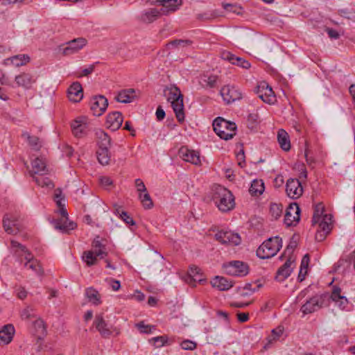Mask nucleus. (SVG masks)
Segmentation results:
<instances>
[{
    "mask_svg": "<svg viewBox=\"0 0 355 355\" xmlns=\"http://www.w3.org/2000/svg\"><path fill=\"white\" fill-rule=\"evenodd\" d=\"M10 244L13 252L19 257L21 263L26 270H31L37 276L44 275V270L40 262L34 257L26 246L15 240H11Z\"/></svg>",
    "mask_w": 355,
    "mask_h": 355,
    "instance_id": "1",
    "label": "nucleus"
},
{
    "mask_svg": "<svg viewBox=\"0 0 355 355\" xmlns=\"http://www.w3.org/2000/svg\"><path fill=\"white\" fill-rule=\"evenodd\" d=\"M164 92L167 101L171 103V106L178 121H184L185 116L184 112L183 95L180 89L177 86L172 85L166 87Z\"/></svg>",
    "mask_w": 355,
    "mask_h": 355,
    "instance_id": "2",
    "label": "nucleus"
},
{
    "mask_svg": "<svg viewBox=\"0 0 355 355\" xmlns=\"http://www.w3.org/2000/svg\"><path fill=\"white\" fill-rule=\"evenodd\" d=\"M212 200L223 212L232 210L235 205L234 198L231 191L220 185L214 187Z\"/></svg>",
    "mask_w": 355,
    "mask_h": 355,
    "instance_id": "3",
    "label": "nucleus"
},
{
    "mask_svg": "<svg viewBox=\"0 0 355 355\" xmlns=\"http://www.w3.org/2000/svg\"><path fill=\"white\" fill-rule=\"evenodd\" d=\"M107 255L105 245L97 236L92 243V250L85 251L82 259L87 266L96 265L98 259H104Z\"/></svg>",
    "mask_w": 355,
    "mask_h": 355,
    "instance_id": "4",
    "label": "nucleus"
},
{
    "mask_svg": "<svg viewBox=\"0 0 355 355\" xmlns=\"http://www.w3.org/2000/svg\"><path fill=\"white\" fill-rule=\"evenodd\" d=\"M282 246V239L279 236L270 238L264 241L257 250V254L261 259H269L275 256Z\"/></svg>",
    "mask_w": 355,
    "mask_h": 355,
    "instance_id": "5",
    "label": "nucleus"
},
{
    "mask_svg": "<svg viewBox=\"0 0 355 355\" xmlns=\"http://www.w3.org/2000/svg\"><path fill=\"white\" fill-rule=\"evenodd\" d=\"M213 128L216 135L221 139L228 140L235 135L236 126L234 123L218 117L213 122Z\"/></svg>",
    "mask_w": 355,
    "mask_h": 355,
    "instance_id": "6",
    "label": "nucleus"
},
{
    "mask_svg": "<svg viewBox=\"0 0 355 355\" xmlns=\"http://www.w3.org/2000/svg\"><path fill=\"white\" fill-rule=\"evenodd\" d=\"M94 326L103 338H109L113 334L118 335L119 331L116 327L109 325L104 319L103 313H100L96 315L94 321Z\"/></svg>",
    "mask_w": 355,
    "mask_h": 355,
    "instance_id": "7",
    "label": "nucleus"
},
{
    "mask_svg": "<svg viewBox=\"0 0 355 355\" xmlns=\"http://www.w3.org/2000/svg\"><path fill=\"white\" fill-rule=\"evenodd\" d=\"M87 43L86 39L78 37L67 42L65 46H60L59 50L63 55L67 56L78 53Z\"/></svg>",
    "mask_w": 355,
    "mask_h": 355,
    "instance_id": "8",
    "label": "nucleus"
},
{
    "mask_svg": "<svg viewBox=\"0 0 355 355\" xmlns=\"http://www.w3.org/2000/svg\"><path fill=\"white\" fill-rule=\"evenodd\" d=\"M255 92L263 102L270 105L274 104L277 101L272 87L266 82L260 83L257 87Z\"/></svg>",
    "mask_w": 355,
    "mask_h": 355,
    "instance_id": "9",
    "label": "nucleus"
},
{
    "mask_svg": "<svg viewBox=\"0 0 355 355\" xmlns=\"http://www.w3.org/2000/svg\"><path fill=\"white\" fill-rule=\"evenodd\" d=\"M215 239L222 244L233 246L238 245L241 242V239L239 234L234 233L231 231H218L215 234Z\"/></svg>",
    "mask_w": 355,
    "mask_h": 355,
    "instance_id": "10",
    "label": "nucleus"
},
{
    "mask_svg": "<svg viewBox=\"0 0 355 355\" xmlns=\"http://www.w3.org/2000/svg\"><path fill=\"white\" fill-rule=\"evenodd\" d=\"M220 94L223 101L227 103H232L242 98V93L239 89L233 85H225L220 91Z\"/></svg>",
    "mask_w": 355,
    "mask_h": 355,
    "instance_id": "11",
    "label": "nucleus"
},
{
    "mask_svg": "<svg viewBox=\"0 0 355 355\" xmlns=\"http://www.w3.org/2000/svg\"><path fill=\"white\" fill-rule=\"evenodd\" d=\"M324 298L322 295H315L310 298L304 304L300 311L304 315L312 313L322 307Z\"/></svg>",
    "mask_w": 355,
    "mask_h": 355,
    "instance_id": "12",
    "label": "nucleus"
},
{
    "mask_svg": "<svg viewBox=\"0 0 355 355\" xmlns=\"http://www.w3.org/2000/svg\"><path fill=\"white\" fill-rule=\"evenodd\" d=\"M300 209L297 203L291 204L286 209L284 223L286 226L295 225L300 220Z\"/></svg>",
    "mask_w": 355,
    "mask_h": 355,
    "instance_id": "13",
    "label": "nucleus"
},
{
    "mask_svg": "<svg viewBox=\"0 0 355 355\" xmlns=\"http://www.w3.org/2000/svg\"><path fill=\"white\" fill-rule=\"evenodd\" d=\"M286 191L288 197L293 199L300 198L303 193L301 182L296 178H290L287 180Z\"/></svg>",
    "mask_w": 355,
    "mask_h": 355,
    "instance_id": "14",
    "label": "nucleus"
},
{
    "mask_svg": "<svg viewBox=\"0 0 355 355\" xmlns=\"http://www.w3.org/2000/svg\"><path fill=\"white\" fill-rule=\"evenodd\" d=\"M108 105L107 99L104 96H96L91 99L90 107L95 116L102 115Z\"/></svg>",
    "mask_w": 355,
    "mask_h": 355,
    "instance_id": "15",
    "label": "nucleus"
},
{
    "mask_svg": "<svg viewBox=\"0 0 355 355\" xmlns=\"http://www.w3.org/2000/svg\"><path fill=\"white\" fill-rule=\"evenodd\" d=\"M72 132L76 137H83L87 134L88 119L85 116H80L71 123Z\"/></svg>",
    "mask_w": 355,
    "mask_h": 355,
    "instance_id": "16",
    "label": "nucleus"
},
{
    "mask_svg": "<svg viewBox=\"0 0 355 355\" xmlns=\"http://www.w3.org/2000/svg\"><path fill=\"white\" fill-rule=\"evenodd\" d=\"M226 272L232 276H245L248 273V267L239 261L230 262L225 266Z\"/></svg>",
    "mask_w": 355,
    "mask_h": 355,
    "instance_id": "17",
    "label": "nucleus"
},
{
    "mask_svg": "<svg viewBox=\"0 0 355 355\" xmlns=\"http://www.w3.org/2000/svg\"><path fill=\"white\" fill-rule=\"evenodd\" d=\"M178 155L184 161L194 165H200L201 163L199 153L190 150L185 146L180 148Z\"/></svg>",
    "mask_w": 355,
    "mask_h": 355,
    "instance_id": "18",
    "label": "nucleus"
},
{
    "mask_svg": "<svg viewBox=\"0 0 355 355\" xmlns=\"http://www.w3.org/2000/svg\"><path fill=\"white\" fill-rule=\"evenodd\" d=\"M49 170L46 167V161L42 157H36L31 162V169L29 173L32 177L37 175H44L47 174Z\"/></svg>",
    "mask_w": 355,
    "mask_h": 355,
    "instance_id": "19",
    "label": "nucleus"
},
{
    "mask_svg": "<svg viewBox=\"0 0 355 355\" xmlns=\"http://www.w3.org/2000/svg\"><path fill=\"white\" fill-rule=\"evenodd\" d=\"M294 261L295 259L289 257L284 265L278 269L275 277L277 281L283 282L290 276L293 268L292 264H293Z\"/></svg>",
    "mask_w": 355,
    "mask_h": 355,
    "instance_id": "20",
    "label": "nucleus"
},
{
    "mask_svg": "<svg viewBox=\"0 0 355 355\" xmlns=\"http://www.w3.org/2000/svg\"><path fill=\"white\" fill-rule=\"evenodd\" d=\"M5 231L8 234H15L19 231V223L17 218L10 214L5 215L3 220Z\"/></svg>",
    "mask_w": 355,
    "mask_h": 355,
    "instance_id": "21",
    "label": "nucleus"
},
{
    "mask_svg": "<svg viewBox=\"0 0 355 355\" xmlns=\"http://www.w3.org/2000/svg\"><path fill=\"white\" fill-rule=\"evenodd\" d=\"M67 96L69 101L77 103L83 97V88L79 82H74L67 90Z\"/></svg>",
    "mask_w": 355,
    "mask_h": 355,
    "instance_id": "22",
    "label": "nucleus"
},
{
    "mask_svg": "<svg viewBox=\"0 0 355 355\" xmlns=\"http://www.w3.org/2000/svg\"><path fill=\"white\" fill-rule=\"evenodd\" d=\"M123 121V118L121 113L114 112L107 115L106 125L108 128L115 131L121 126Z\"/></svg>",
    "mask_w": 355,
    "mask_h": 355,
    "instance_id": "23",
    "label": "nucleus"
},
{
    "mask_svg": "<svg viewBox=\"0 0 355 355\" xmlns=\"http://www.w3.org/2000/svg\"><path fill=\"white\" fill-rule=\"evenodd\" d=\"M341 293V289L339 287L334 286L331 294V299L341 310H345L349 301Z\"/></svg>",
    "mask_w": 355,
    "mask_h": 355,
    "instance_id": "24",
    "label": "nucleus"
},
{
    "mask_svg": "<svg viewBox=\"0 0 355 355\" xmlns=\"http://www.w3.org/2000/svg\"><path fill=\"white\" fill-rule=\"evenodd\" d=\"M15 82L18 87L29 89L35 83V79L28 73H21L15 77Z\"/></svg>",
    "mask_w": 355,
    "mask_h": 355,
    "instance_id": "25",
    "label": "nucleus"
},
{
    "mask_svg": "<svg viewBox=\"0 0 355 355\" xmlns=\"http://www.w3.org/2000/svg\"><path fill=\"white\" fill-rule=\"evenodd\" d=\"M15 328L12 324H8L4 325L2 329H0V340L3 344L10 343L15 334Z\"/></svg>",
    "mask_w": 355,
    "mask_h": 355,
    "instance_id": "26",
    "label": "nucleus"
},
{
    "mask_svg": "<svg viewBox=\"0 0 355 355\" xmlns=\"http://www.w3.org/2000/svg\"><path fill=\"white\" fill-rule=\"evenodd\" d=\"M158 1L162 6L161 12L164 15L175 11L182 4V0H159Z\"/></svg>",
    "mask_w": 355,
    "mask_h": 355,
    "instance_id": "27",
    "label": "nucleus"
},
{
    "mask_svg": "<svg viewBox=\"0 0 355 355\" xmlns=\"http://www.w3.org/2000/svg\"><path fill=\"white\" fill-rule=\"evenodd\" d=\"M211 284L213 287L217 288L220 291H227L232 287V281L223 277H215L211 281Z\"/></svg>",
    "mask_w": 355,
    "mask_h": 355,
    "instance_id": "28",
    "label": "nucleus"
},
{
    "mask_svg": "<svg viewBox=\"0 0 355 355\" xmlns=\"http://www.w3.org/2000/svg\"><path fill=\"white\" fill-rule=\"evenodd\" d=\"M135 91L133 89H123L119 92L115 99L122 103H128L135 99Z\"/></svg>",
    "mask_w": 355,
    "mask_h": 355,
    "instance_id": "29",
    "label": "nucleus"
},
{
    "mask_svg": "<svg viewBox=\"0 0 355 355\" xmlns=\"http://www.w3.org/2000/svg\"><path fill=\"white\" fill-rule=\"evenodd\" d=\"M162 14L161 11L156 8H150L143 12L140 19L145 23H151L156 20Z\"/></svg>",
    "mask_w": 355,
    "mask_h": 355,
    "instance_id": "30",
    "label": "nucleus"
},
{
    "mask_svg": "<svg viewBox=\"0 0 355 355\" xmlns=\"http://www.w3.org/2000/svg\"><path fill=\"white\" fill-rule=\"evenodd\" d=\"M55 227L62 232L68 233L69 230L76 227V224L72 221H68L67 216H66L65 217L62 216V218L56 222Z\"/></svg>",
    "mask_w": 355,
    "mask_h": 355,
    "instance_id": "31",
    "label": "nucleus"
},
{
    "mask_svg": "<svg viewBox=\"0 0 355 355\" xmlns=\"http://www.w3.org/2000/svg\"><path fill=\"white\" fill-rule=\"evenodd\" d=\"M98 139V148H109L111 146V139L108 135L102 130H98L96 132Z\"/></svg>",
    "mask_w": 355,
    "mask_h": 355,
    "instance_id": "32",
    "label": "nucleus"
},
{
    "mask_svg": "<svg viewBox=\"0 0 355 355\" xmlns=\"http://www.w3.org/2000/svg\"><path fill=\"white\" fill-rule=\"evenodd\" d=\"M22 137L26 139L28 145L35 150H39L42 146V141L37 136L31 135L26 132L22 134Z\"/></svg>",
    "mask_w": 355,
    "mask_h": 355,
    "instance_id": "33",
    "label": "nucleus"
},
{
    "mask_svg": "<svg viewBox=\"0 0 355 355\" xmlns=\"http://www.w3.org/2000/svg\"><path fill=\"white\" fill-rule=\"evenodd\" d=\"M277 140L280 147L285 151H288L291 148V143L288 133L281 129L277 132Z\"/></svg>",
    "mask_w": 355,
    "mask_h": 355,
    "instance_id": "34",
    "label": "nucleus"
},
{
    "mask_svg": "<svg viewBox=\"0 0 355 355\" xmlns=\"http://www.w3.org/2000/svg\"><path fill=\"white\" fill-rule=\"evenodd\" d=\"M332 216L330 214H324L318 223L320 230L327 234L330 232L332 227Z\"/></svg>",
    "mask_w": 355,
    "mask_h": 355,
    "instance_id": "35",
    "label": "nucleus"
},
{
    "mask_svg": "<svg viewBox=\"0 0 355 355\" xmlns=\"http://www.w3.org/2000/svg\"><path fill=\"white\" fill-rule=\"evenodd\" d=\"M34 334L38 338H42L46 334V329L44 322L41 319H37L33 322Z\"/></svg>",
    "mask_w": 355,
    "mask_h": 355,
    "instance_id": "36",
    "label": "nucleus"
},
{
    "mask_svg": "<svg viewBox=\"0 0 355 355\" xmlns=\"http://www.w3.org/2000/svg\"><path fill=\"white\" fill-rule=\"evenodd\" d=\"M97 159L102 165H107L110 161L109 148H98L96 152Z\"/></svg>",
    "mask_w": 355,
    "mask_h": 355,
    "instance_id": "37",
    "label": "nucleus"
},
{
    "mask_svg": "<svg viewBox=\"0 0 355 355\" xmlns=\"http://www.w3.org/2000/svg\"><path fill=\"white\" fill-rule=\"evenodd\" d=\"M264 191V184L261 180H254L250 187L249 191L253 196L261 195Z\"/></svg>",
    "mask_w": 355,
    "mask_h": 355,
    "instance_id": "38",
    "label": "nucleus"
},
{
    "mask_svg": "<svg viewBox=\"0 0 355 355\" xmlns=\"http://www.w3.org/2000/svg\"><path fill=\"white\" fill-rule=\"evenodd\" d=\"M200 269L198 267H197L196 266H193L190 267L189 270V278L190 281L188 282L189 284L192 285L193 286H195L196 285L194 284H192L191 282H201L203 281L202 279L197 277L200 274Z\"/></svg>",
    "mask_w": 355,
    "mask_h": 355,
    "instance_id": "39",
    "label": "nucleus"
},
{
    "mask_svg": "<svg viewBox=\"0 0 355 355\" xmlns=\"http://www.w3.org/2000/svg\"><path fill=\"white\" fill-rule=\"evenodd\" d=\"M86 296L89 301L95 305H98L101 303L100 295L98 292L94 288H87L86 290Z\"/></svg>",
    "mask_w": 355,
    "mask_h": 355,
    "instance_id": "40",
    "label": "nucleus"
},
{
    "mask_svg": "<svg viewBox=\"0 0 355 355\" xmlns=\"http://www.w3.org/2000/svg\"><path fill=\"white\" fill-rule=\"evenodd\" d=\"M324 207L322 203H318L315 206L312 223L313 225L318 223L324 215L323 214Z\"/></svg>",
    "mask_w": 355,
    "mask_h": 355,
    "instance_id": "41",
    "label": "nucleus"
},
{
    "mask_svg": "<svg viewBox=\"0 0 355 355\" xmlns=\"http://www.w3.org/2000/svg\"><path fill=\"white\" fill-rule=\"evenodd\" d=\"M11 62L16 67L22 66L29 62L30 58L27 55H17L10 58Z\"/></svg>",
    "mask_w": 355,
    "mask_h": 355,
    "instance_id": "42",
    "label": "nucleus"
},
{
    "mask_svg": "<svg viewBox=\"0 0 355 355\" xmlns=\"http://www.w3.org/2000/svg\"><path fill=\"white\" fill-rule=\"evenodd\" d=\"M144 193H139V198L145 209H151L153 207V200L147 191Z\"/></svg>",
    "mask_w": 355,
    "mask_h": 355,
    "instance_id": "43",
    "label": "nucleus"
},
{
    "mask_svg": "<svg viewBox=\"0 0 355 355\" xmlns=\"http://www.w3.org/2000/svg\"><path fill=\"white\" fill-rule=\"evenodd\" d=\"M33 178L37 184L42 187L53 188L54 186L52 181L49 178L44 177V175H38L37 177L35 176Z\"/></svg>",
    "mask_w": 355,
    "mask_h": 355,
    "instance_id": "44",
    "label": "nucleus"
},
{
    "mask_svg": "<svg viewBox=\"0 0 355 355\" xmlns=\"http://www.w3.org/2000/svg\"><path fill=\"white\" fill-rule=\"evenodd\" d=\"M217 81L216 76H203L201 78L200 83L203 87L213 88L215 87Z\"/></svg>",
    "mask_w": 355,
    "mask_h": 355,
    "instance_id": "45",
    "label": "nucleus"
},
{
    "mask_svg": "<svg viewBox=\"0 0 355 355\" xmlns=\"http://www.w3.org/2000/svg\"><path fill=\"white\" fill-rule=\"evenodd\" d=\"M167 337L166 336H157L151 338L149 342L152 343L155 347H161L164 346L167 342Z\"/></svg>",
    "mask_w": 355,
    "mask_h": 355,
    "instance_id": "46",
    "label": "nucleus"
},
{
    "mask_svg": "<svg viewBox=\"0 0 355 355\" xmlns=\"http://www.w3.org/2000/svg\"><path fill=\"white\" fill-rule=\"evenodd\" d=\"M270 212L275 219H277L282 212V205L275 203L272 204L270 208Z\"/></svg>",
    "mask_w": 355,
    "mask_h": 355,
    "instance_id": "47",
    "label": "nucleus"
},
{
    "mask_svg": "<svg viewBox=\"0 0 355 355\" xmlns=\"http://www.w3.org/2000/svg\"><path fill=\"white\" fill-rule=\"evenodd\" d=\"M55 200L58 207V211L62 216L65 217L67 216V211L64 208V204L62 202V199L60 198V195L55 194Z\"/></svg>",
    "mask_w": 355,
    "mask_h": 355,
    "instance_id": "48",
    "label": "nucleus"
},
{
    "mask_svg": "<svg viewBox=\"0 0 355 355\" xmlns=\"http://www.w3.org/2000/svg\"><path fill=\"white\" fill-rule=\"evenodd\" d=\"M223 8L230 12H232L234 13L240 14L241 10V7L237 6L236 4H231V3H222Z\"/></svg>",
    "mask_w": 355,
    "mask_h": 355,
    "instance_id": "49",
    "label": "nucleus"
},
{
    "mask_svg": "<svg viewBox=\"0 0 355 355\" xmlns=\"http://www.w3.org/2000/svg\"><path fill=\"white\" fill-rule=\"evenodd\" d=\"M136 327L141 333L144 334H150L151 333L152 329H155L154 326L145 324L144 322H140L136 324Z\"/></svg>",
    "mask_w": 355,
    "mask_h": 355,
    "instance_id": "50",
    "label": "nucleus"
},
{
    "mask_svg": "<svg viewBox=\"0 0 355 355\" xmlns=\"http://www.w3.org/2000/svg\"><path fill=\"white\" fill-rule=\"evenodd\" d=\"M284 332V328L281 326L277 327L276 329H273L272 331V334L270 336V342L275 341L278 340L280 336L283 334Z\"/></svg>",
    "mask_w": 355,
    "mask_h": 355,
    "instance_id": "51",
    "label": "nucleus"
},
{
    "mask_svg": "<svg viewBox=\"0 0 355 355\" xmlns=\"http://www.w3.org/2000/svg\"><path fill=\"white\" fill-rule=\"evenodd\" d=\"M181 347L184 350H193L196 348V343L190 340H185L180 344Z\"/></svg>",
    "mask_w": 355,
    "mask_h": 355,
    "instance_id": "52",
    "label": "nucleus"
},
{
    "mask_svg": "<svg viewBox=\"0 0 355 355\" xmlns=\"http://www.w3.org/2000/svg\"><path fill=\"white\" fill-rule=\"evenodd\" d=\"M191 44V41L190 40H175L171 41L167 44L168 46L178 47L179 46H187L190 45Z\"/></svg>",
    "mask_w": 355,
    "mask_h": 355,
    "instance_id": "53",
    "label": "nucleus"
},
{
    "mask_svg": "<svg viewBox=\"0 0 355 355\" xmlns=\"http://www.w3.org/2000/svg\"><path fill=\"white\" fill-rule=\"evenodd\" d=\"M232 64L238 65L244 69H249L250 67V64L248 61L245 60L239 57H235Z\"/></svg>",
    "mask_w": 355,
    "mask_h": 355,
    "instance_id": "54",
    "label": "nucleus"
},
{
    "mask_svg": "<svg viewBox=\"0 0 355 355\" xmlns=\"http://www.w3.org/2000/svg\"><path fill=\"white\" fill-rule=\"evenodd\" d=\"M99 182L101 186L105 189H109V187L112 186L113 183L111 178L107 176L101 177L99 178Z\"/></svg>",
    "mask_w": 355,
    "mask_h": 355,
    "instance_id": "55",
    "label": "nucleus"
},
{
    "mask_svg": "<svg viewBox=\"0 0 355 355\" xmlns=\"http://www.w3.org/2000/svg\"><path fill=\"white\" fill-rule=\"evenodd\" d=\"M33 309L28 306L26 309H24L21 313V317L23 320H28L32 317H33Z\"/></svg>",
    "mask_w": 355,
    "mask_h": 355,
    "instance_id": "56",
    "label": "nucleus"
},
{
    "mask_svg": "<svg viewBox=\"0 0 355 355\" xmlns=\"http://www.w3.org/2000/svg\"><path fill=\"white\" fill-rule=\"evenodd\" d=\"M135 183L139 193H141L147 191L144 182L141 179H136Z\"/></svg>",
    "mask_w": 355,
    "mask_h": 355,
    "instance_id": "57",
    "label": "nucleus"
},
{
    "mask_svg": "<svg viewBox=\"0 0 355 355\" xmlns=\"http://www.w3.org/2000/svg\"><path fill=\"white\" fill-rule=\"evenodd\" d=\"M94 64L89 65V67L84 69L80 73H76V77L81 78L91 74L94 70Z\"/></svg>",
    "mask_w": 355,
    "mask_h": 355,
    "instance_id": "58",
    "label": "nucleus"
},
{
    "mask_svg": "<svg viewBox=\"0 0 355 355\" xmlns=\"http://www.w3.org/2000/svg\"><path fill=\"white\" fill-rule=\"evenodd\" d=\"M126 224L134 225L135 221L126 211H121L120 217Z\"/></svg>",
    "mask_w": 355,
    "mask_h": 355,
    "instance_id": "59",
    "label": "nucleus"
},
{
    "mask_svg": "<svg viewBox=\"0 0 355 355\" xmlns=\"http://www.w3.org/2000/svg\"><path fill=\"white\" fill-rule=\"evenodd\" d=\"M15 292L17 297L19 298L20 300H24L27 297L28 293L26 291V289L22 286H19L16 288Z\"/></svg>",
    "mask_w": 355,
    "mask_h": 355,
    "instance_id": "60",
    "label": "nucleus"
},
{
    "mask_svg": "<svg viewBox=\"0 0 355 355\" xmlns=\"http://www.w3.org/2000/svg\"><path fill=\"white\" fill-rule=\"evenodd\" d=\"M309 261H310L309 255L308 254H305L303 257L302 261H301L300 270L307 271Z\"/></svg>",
    "mask_w": 355,
    "mask_h": 355,
    "instance_id": "61",
    "label": "nucleus"
},
{
    "mask_svg": "<svg viewBox=\"0 0 355 355\" xmlns=\"http://www.w3.org/2000/svg\"><path fill=\"white\" fill-rule=\"evenodd\" d=\"M261 286L262 285L261 284H257V283L248 284L245 285L244 288L252 291V292H256L261 287Z\"/></svg>",
    "mask_w": 355,
    "mask_h": 355,
    "instance_id": "62",
    "label": "nucleus"
},
{
    "mask_svg": "<svg viewBox=\"0 0 355 355\" xmlns=\"http://www.w3.org/2000/svg\"><path fill=\"white\" fill-rule=\"evenodd\" d=\"M326 31H327L328 35L329 36V37H331L332 39H338L339 37V34L337 32V31H336L333 28H327L326 29Z\"/></svg>",
    "mask_w": 355,
    "mask_h": 355,
    "instance_id": "63",
    "label": "nucleus"
},
{
    "mask_svg": "<svg viewBox=\"0 0 355 355\" xmlns=\"http://www.w3.org/2000/svg\"><path fill=\"white\" fill-rule=\"evenodd\" d=\"M155 114L157 119L158 121H162L164 119L165 116V112L164 111L161 106H159L157 109Z\"/></svg>",
    "mask_w": 355,
    "mask_h": 355,
    "instance_id": "64",
    "label": "nucleus"
}]
</instances>
